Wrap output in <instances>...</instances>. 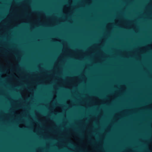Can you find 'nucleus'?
I'll use <instances>...</instances> for the list:
<instances>
[{"mask_svg":"<svg viewBox=\"0 0 152 152\" xmlns=\"http://www.w3.org/2000/svg\"><path fill=\"white\" fill-rule=\"evenodd\" d=\"M14 10H10V20H11V13H12V11H13ZM11 22V20H10V23ZM11 25H10V35H11ZM11 42V36H10V42ZM11 49V44L10 43V50ZM11 57H12V55L11 53V50H10V58Z\"/></svg>","mask_w":152,"mask_h":152,"instance_id":"obj_1","label":"nucleus"},{"mask_svg":"<svg viewBox=\"0 0 152 152\" xmlns=\"http://www.w3.org/2000/svg\"><path fill=\"white\" fill-rule=\"evenodd\" d=\"M10 72L11 71V63L10 61ZM11 77V74H10V78ZM11 91V82L10 81V91ZM11 105V100L10 99V106ZM10 124H11V108H10Z\"/></svg>","mask_w":152,"mask_h":152,"instance_id":"obj_2","label":"nucleus"},{"mask_svg":"<svg viewBox=\"0 0 152 152\" xmlns=\"http://www.w3.org/2000/svg\"><path fill=\"white\" fill-rule=\"evenodd\" d=\"M0 46L1 47V48H0V51H1L3 49V46L1 45H0Z\"/></svg>","mask_w":152,"mask_h":152,"instance_id":"obj_3","label":"nucleus"},{"mask_svg":"<svg viewBox=\"0 0 152 152\" xmlns=\"http://www.w3.org/2000/svg\"><path fill=\"white\" fill-rule=\"evenodd\" d=\"M19 57H22V56H20ZM23 57H25L23 56Z\"/></svg>","mask_w":152,"mask_h":152,"instance_id":"obj_4","label":"nucleus"}]
</instances>
